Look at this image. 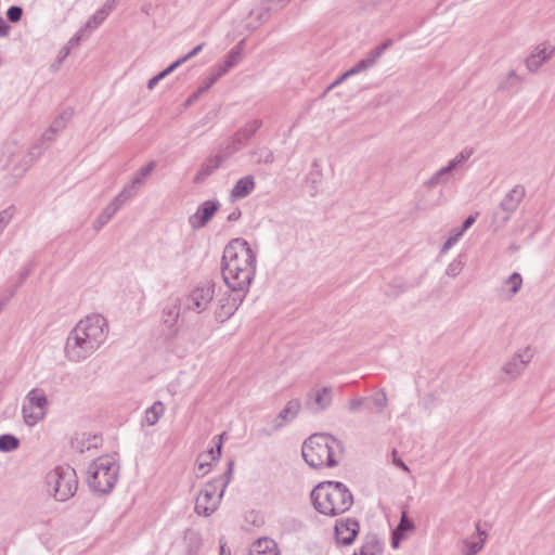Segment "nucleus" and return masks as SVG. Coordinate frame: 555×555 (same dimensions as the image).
<instances>
[{"label": "nucleus", "instance_id": "obj_32", "mask_svg": "<svg viewBox=\"0 0 555 555\" xmlns=\"http://www.w3.org/2000/svg\"><path fill=\"white\" fill-rule=\"evenodd\" d=\"M180 315V305L178 301H175L170 305H167L163 310V322L168 328H172L179 319Z\"/></svg>", "mask_w": 555, "mask_h": 555}, {"label": "nucleus", "instance_id": "obj_1", "mask_svg": "<svg viewBox=\"0 0 555 555\" xmlns=\"http://www.w3.org/2000/svg\"><path fill=\"white\" fill-rule=\"evenodd\" d=\"M108 324L98 313L81 319L69 332L65 346V358L73 363H80L90 358L106 340Z\"/></svg>", "mask_w": 555, "mask_h": 555}, {"label": "nucleus", "instance_id": "obj_55", "mask_svg": "<svg viewBox=\"0 0 555 555\" xmlns=\"http://www.w3.org/2000/svg\"><path fill=\"white\" fill-rule=\"evenodd\" d=\"M392 463L400 467L401 469H403L404 472L409 473L410 472V468L405 465V463L397 456V451L393 450L392 451Z\"/></svg>", "mask_w": 555, "mask_h": 555}, {"label": "nucleus", "instance_id": "obj_64", "mask_svg": "<svg viewBox=\"0 0 555 555\" xmlns=\"http://www.w3.org/2000/svg\"><path fill=\"white\" fill-rule=\"evenodd\" d=\"M392 44V40L391 39H388L386 40L385 42H383L382 44L377 46L375 49L377 51H379L380 54L384 53V51L389 48L390 46Z\"/></svg>", "mask_w": 555, "mask_h": 555}, {"label": "nucleus", "instance_id": "obj_7", "mask_svg": "<svg viewBox=\"0 0 555 555\" xmlns=\"http://www.w3.org/2000/svg\"><path fill=\"white\" fill-rule=\"evenodd\" d=\"M48 483L54 491V498L64 502L72 498L77 490L76 472L69 466H59L48 475Z\"/></svg>", "mask_w": 555, "mask_h": 555}, {"label": "nucleus", "instance_id": "obj_48", "mask_svg": "<svg viewBox=\"0 0 555 555\" xmlns=\"http://www.w3.org/2000/svg\"><path fill=\"white\" fill-rule=\"evenodd\" d=\"M12 217L13 210L11 208H7L0 211V232L7 227Z\"/></svg>", "mask_w": 555, "mask_h": 555}, {"label": "nucleus", "instance_id": "obj_17", "mask_svg": "<svg viewBox=\"0 0 555 555\" xmlns=\"http://www.w3.org/2000/svg\"><path fill=\"white\" fill-rule=\"evenodd\" d=\"M525 196V189L521 185H515L502 199L500 207L506 215L503 217L504 222L509 220L511 215L517 209Z\"/></svg>", "mask_w": 555, "mask_h": 555}, {"label": "nucleus", "instance_id": "obj_14", "mask_svg": "<svg viewBox=\"0 0 555 555\" xmlns=\"http://www.w3.org/2000/svg\"><path fill=\"white\" fill-rule=\"evenodd\" d=\"M219 208V203L217 201H206L204 202L190 217V224L193 229H199L205 227L209 220L212 218L215 212Z\"/></svg>", "mask_w": 555, "mask_h": 555}, {"label": "nucleus", "instance_id": "obj_41", "mask_svg": "<svg viewBox=\"0 0 555 555\" xmlns=\"http://www.w3.org/2000/svg\"><path fill=\"white\" fill-rule=\"evenodd\" d=\"M104 11L98 10L86 23V28H95L106 18Z\"/></svg>", "mask_w": 555, "mask_h": 555}, {"label": "nucleus", "instance_id": "obj_58", "mask_svg": "<svg viewBox=\"0 0 555 555\" xmlns=\"http://www.w3.org/2000/svg\"><path fill=\"white\" fill-rule=\"evenodd\" d=\"M202 95V93L197 90L195 91L194 93H192L188 100L185 101L184 105L188 107L190 105H192L194 102H196L199 96Z\"/></svg>", "mask_w": 555, "mask_h": 555}, {"label": "nucleus", "instance_id": "obj_30", "mask_svg": "<svg viewBox=\"0 0 555 555\" xmlns=\"http://www.w3.org/2000/svg\"><path fill=\"white\" fill-rule=\"evenodd\" d=\"M120 206L117 205L113 199L112 202L101 211L98 218L93 222V229L100 230L102 229L112 217L119 210Z\"/></svg>", "mask_w": 555, "mask_h": 555}, {"label": "nucleus", "instance_id": "obj_42", "mask_svg": "<svg viewBox=\"0 0 555 555\" xmlns=\"http://www.w3.org/2000/svg\"><path fill=\"white\" fill-rule=\"evenodd\" d=\"M70 113L64 112L59 117H56L51 124L52 130L61 132L65 128L67 120L70 118Z\"/></svg>", "mask_w": 555, "mask_h": 555}, {"label": "nucleus", "instance_id": "obj_61", "mask_svg": "<svg viewBox=\"0 0 555 555\" xmlns=\"http://www.w3.org/2000/svg\"><path fill=\"white\" fill-rule=\"evenodd\" d=\"M9 25L7 24V22L0 17V36L3 37V36H7L8 33H9Z\"/></svg>", "mask_w": 555, "mask_h": 555}, {"label": "nucleus", "instance_id": "obj_23", "mask_svg": "<svg viewBox=\"0 0 555 555\" xmlns=\"http://www.w3.org/2000/svg\"><path fill=\"white\" fill-rule=\"evenodd\" d=\"M255 189V180L251 176L241 178L231 190L230 198L232 202L248 196Z\"/></svg>", "mask_w": 555, "mask_h": 555}, {"label": "nucleus", "instance_id": "obj_2", "mask_svg": "<svg viewBox=\"0 0 555 555\" xmlns=\"http://www.w3.org/2000/svg\"><path fill=\"white\" fill-rule=\"evenodd\" d=\"M256 255L247 241L232 240L222 256V276L233 293L246 294L255 278Z\"/></svg>", "mask_w": 555, "mask_h": 555}, {"label": "nucleus", "instance_id": "obj_18", "mask_svg": "<svg viewBox=\"0 0 555 555\" xmlns=\"http://www.w3.org/2000/svg\"><path fill=\"white\" fill-rule=\"evenodd\" d=\"M487 532L480 528V524H476V531L470 537L463 540L464 555H477L483 547L487 540Z\"/></svg>", "mask_w": 555, "mask_h": 555}, {"label": "nucleus", "instance_id": "obj_24", "mask_svg": "<svg viewBox=\"0 0 555 555\" xmlns=\"http://www.w3.org/2000/svg\"><path fill=\"white\" fill-rule=\"evenodd\" d=\"M243 41L238 43L235 48H233L225 56V60L220 63L216 67V74L219 77H222L224 74H227L233 66H235L242 57V48Z\"/></svg>", "mask_w": 555, "mask_h": 555}, {"label": "nucleus", "instance_id": "obj_4", "mask_svg": "<svg viewBox=\"0 0 555 555\" xmlns=\"http://www.w3.org/2000/svg\"><path fill=\"white\" fill-rule=\"evenodd\" d=\"M311 500L319 513L332 517L347 512L353 503L349 489L337 481L319 483L311 492Z\"/></svg>", "mask_w": 555, "mask_h": 555}, {"label": "nucleus", "instance_id": "obj_54", "mask_svg": "<svg viewBox=\"0 0 555 555\" xmlns=\"http://www.w3.org/2000/svg\"><path fill=\"white\" fill-rule=\"evenodd\" d=\"M70 52V47L69 46H64L60 52H59V56H57V65L53 64L52 67L54 69L57 68V66L67 57V55L69 54Z\"/></svg>", "mask_w": 555, "mask_h": 555}, {"label": "nucleus", "instance_id": "obj_28", "mask_svg": "<svg viewBox=\"0 0 555 555\" xmlns=\"http://www.w3.org/2000/svg\"><path fill=\"white\" fill-rule=\"evenodd\" d=\"M140 180L131 179L122 190L113 198V201L120 207L131 197H133L140 189Z\"/></svg>", "mask_w": 555, "mask_h": 555}, {"label": "nucleus", "instance_id": "obj_15", "mask_svg": "<svg viewBox=\"0 0 555 555\" xmlns=\"http://www.w3.org/2000/svg\"><path fill=\"white\" fill-rule=\"evenodd\" d=\"M301 402L299 399H292L286 402L285 406L280 411L272 422L274 430L281 429L284 425L294 421L299 414Z\"/></svg>", "mask_w": 555, "mask_h": 555}, {"label": "nucleus", "instance_id": "obj_10", "mask_svg": "<svg viewBox=\"0 0 555 555\" xmlns=\"http://www.w3.org/2000/svg\"><path fill=\"white\" fill-rule=\"evenodd\" d=\"M534 357V350L530 346L519 348L502 366L501 371L508 380H515L527 369Z\"/></svg>", "mask_w": 555, "mask_h": 555}, {"label": "nucleus", "instance_id": "obj_16", "mask_svg": "<svg viewBox=\"0 0 555 555\" xmlns=\"http://www.w3.org/2000/svg\"><path fill=\"white\" fill-rule=\"evenodd\" d=\"M359 532V522L348 518L346 521L337 522L335 526V534L338 543L350 545Z\"/></svg>", "mask_w": 555, "mask_h": 555}, {"label": "nucleus", "instance_id": "obj_62", "mask_svg": "<svg viewBox=\"0 0 555 555\" xmlns=\"http://www.w3.org/2000/svg\"><path fill=\"white\" fill-rule=\"evenodd\" d=\"M506 77H508V79L513 80L515 83L521 82L524 80L522 77L517 75L514 69L509 70Z\"/></svg>", "mask_w": 555, "mask_h": 555}, {"label": "nucleus", "instance_id": "obj_40", "mask_svg": "<svg viewBox=\"0 0 555 555\" xmlns=\"http://www.w3.org/2000/svg\"><path fill=\"white\" fill-rule=\"evenodd\" d=\"M255 154L258 155V163L271 164L274 160L273 152L268 147H260Z\"/></svg>", "mask_w": 555, "mask_h": 555}, {"label": "nucleus", "instance_id": "obj_5", "mask_svg": "<svg viewBox=\"0 0 555 555\" xmlns=\"http://www.w3.org/2000/svg\"><path fill=\"white\" fill-rule=\"evenodd\" d=\"M118 477V465L111 455L95 459L88 467L87 482L99 493H107L115 486Z\"/></svg>", "mask_w": 555, "mask_h": 555}, {"label": "nucleus", "instance_id": "obj_57", "mask_svg": "<svg viewBox=\"0 0 555 555\" xmlns=\"http://www.w3.org/2000/svg\"><path fill=\"white\" fill-rule=\"evenodd\" d=\"M116 2L117 0H107L100 10L104 11L107 16L114 10Z\"/></svg>", "mask_w": 555, "mask_h": 555}, {"label": "nucleus", "instance_id": "obj_27", "mask_svg": "<svg viewBox=\"0 0 555 555\" xmlns=\"http://www.w3.org/2000/svg\"><path fill=\"white\" fill-rule=\"evenodd\" d=\"M183 543L188 555H195L202 546V537L199 532L188 529L184 532Z\"/></svg>", "mask_w": 555, "mask_h": 555}, {"label": "nucleus", "instance_id": "obj_12", "mask_svg": "<svg viewBox=\"0 0 555 555\" xmlns=\"http://www.w3.org/2000/svg\"><path fill=\"white\" fill-rule=\"evenodd\" d=\"M333 401V388L331 386L315 387L307 395L306 405L314 413L327 409Z\"/></svg>", "mask_w": 555, "mask_h": 555}, {"label": "nucleus", "instance_id": "obj_63", "mask_svg": "<svg viewBox=\"0 0 555 555\" xmlns=\"http://www.w3.org/2000/svg\"><path fill=\"white\" fill-rule=\"evenodd\" d=\"M456 242L449 237L441 247V253H447Z\"/></svg>", "mask_w": 555, "mask_h": 555}, {"label": "nucleus", "instance_id": "obj_3", "mask_svg": "<svg viewBox=\"0 0 555 555\" xmlns=\"http://www.w3.org/2000/svg\"><path fill=\"white\" fill-rule=\"evenodd\" d=\"M343 453V442L330 434H312L301 448L305 462L314 469L335 467Z\"/></svg>", "mask_w": 555, "mask_h": 555}, {"label": "nucleus", "instance_id": "obj_49", "mask_svg": "<svg viewBox=\"0 0 555 555\" xmlns=\"http://www.w3.org/2000/svg\"><path fill=\"white\" fill-rule=\"evenodd\" d=\"M230 139L240 150H242L249 141L238 130L231 135Z\"/></svg>", "mask_w": 555, "mask_h": 555}, {"label": "nucleus", "instance_id": "obj_46", "mask_svg": "<svg viewBox=\"0 0 555 555\" xmlns=\"http://www.w3.org/2000/svg\"><path fill=\"white\" fill-rule=\"evenodd\" d=\"M382 56V54L379 53V51H377L375 48L373 50H371L366 56L364 59H362V61L364 62L365 66L367 68H371L373 67L377 60Z\"/></svg>", "mask_w": 555, "mask_h": 555}, {"label": "nucleus", "instance_id": "obj_37", "mask_svg": "<svg viewBox=\"0 0 555 555\" xmlns=\"http://www.w3.org/2000/svg\"><path fill=\"white\" fill-rule=\"evenodd\" d=\"M18 444V439L12 435L0 436V451L2 452H11L17 449Z\"/></svg>", "mask_w": 555, "mask_h": 555}, {"label": "nucleus", "instance_id": "obj_26", "mask_svg": "<svg viewBox=\"0 0 555 555\" xmlns=\"http://www.w3.org/2000/svg\"><path fill=\"white\" fill-rule=\"evenodd\" d=\"M383 552V544L375 535H367L363 544L354 551L353 555H380Z\"/></svg>", "mask_w": 555, "mask_h": 555}, {"label": "nucleus", "instance_id": "obj_50", "mask_svg": "<svg viewBox=\"0 0 555 555\" xmlns=\"http://www.w3.org/2000/svg\"><path fill=\"white\" fill-rule=\"evenodd\" d=\"M220 77L214 73L206 81L203 82V85L197 89L202 94L208 91L214 83L217 82V80Z\"/></svg>", "mask_w": 555, "mask_h": 555}, {"label": "nucleus", "instance_id": "obj_35", "mask_svg": "<svg viewBox=\"0 0 555 555\" xmlns=\"http://www.w3.org/2000/svg\"><path fill=\"white\" fill-rule=\"evenodd\" d=\"M262 121L260 119H253L247 121L243 127L238 129V131L247 139L250 140L254 134L261 127Z\"/></svg>", "mask_w": 555, "mask_h": 555}, {"label": "nucleus", "instance_id": "obj_51", "mask_svg": "<svg viewBox=\"0 0 555 555\" xmlns=\"http://www.w3.org/2000/svg\"><path fill=\"white\" fill-rule=\"evenodd\" d=\"M203 47H204V43L197 44L186 55H184L183 57L177 60V63H179V65H182L188 60H190V59L194 57L195 55H197L202 51Z\"/></svg>", "mask_w": 555, "mask_h": 555}, {"label": "nucleus", "instance_id": "obj_38", "mask_svg": "<svg viewBox=\"0 0 555 555\" xmlns=\"http://www.w3.org/2000/svg\"><path fill=\"white\" fill-rule=\"evenodd\" d=\"M505 285L509 287V298L516 295L521 285H522V279L519 273H513L505 280Z\"/></svg>", "mask_w": 555, "mask_h": 555}, {"label": "nucleus", "instance_id": "obj_21", "mask_svg": "<svg viewBox=\"0 0 555 555\" xmlns=\"http://www.w3.org/2000/svg\"><path fill=\"white\" fill-rule=\"evenodd\" d=\"M39 154L40 149L35 146L29 153L21 157H17L12 168L14 182L26 173V171L31 167L35 159L39 156Z\"/></svg>", "mask_w": 555, "mask_h": 555}, {"label": "nucleus", "instance_id": "obj_39", "mask_svg": "<svg viewBox=\"0 0 555 555\" xmlns=\"http://www.w3.org/2000/svg\"><path fill=\"white\" fill-rule=\"evenodd\" d=\"M372 402L376 406L377 412L380 413L388 404L386 392L380 389L372 396Z\"/></svg>", "mask_w": 555, "mask_h": 555}, {"label": "nucleus", "instance_id": "obj_8", "mask_svg": "<svg viewBox=\"0 0 555 555\" xmlns=\"http://www.w3.org/2000/svg\"><path fill=\"white\" fill-rule=\"evenodd\" d=\"M48 410V399L43 390L34 388L25 397L22 408L23 420L26 425L35 426L43 420Z\"/></svg>", "mask_w": 555, "mask_h": 555}, {"label": "nucleus", "instance_id": "obj_36", "mask_svg": "<svg viewBox=\"0 0 555 555\" xmlns=\"http://www.w3.org/2000/svg\"><path fill=\"white\" fill-rule=\"evenodd\" d=\"M156 168V162L155 160H151L145 166L141 167L135 173L134 176L132 177V179H138L140 180V186H142L145 182V179H147L152 173L153 171L155 170Z\"/></svg>", "mask_w": 555, "mask_h": 555}, {"label": "nucleus", "instance_id": "obj_59", "mask_svg": "<svg viewBox=\"0 0 555 555\" xmlns=\"http://www.w3.org/2000/svg\"><path fill=\"white\" fill-rule=\"evenodd\" d=\"M514 85H515V82H514L513 80L508 79V77H505V78L501 81V83H500V86H499V89H501V90H507V89L512 88Z\"/></svg>", "mask_w": 555, "mask_h": 555}, {"label": "nucleus", "instance_id": "obj_31", "mask_svg": "<svg viewBox=\"0 0 555 555\" xmlns=\"http://www.w3.org/2000/svg\"><path fill=\"white\" fill-rule=\"evenodd\" d=\"M165 413V405L162 401H155L144 414V423L149 426H153L158 423L160 417Z\"/></svg>", "mask_w": 555, "mask_h": 555}, {"label": "nucleus", "instance_id": "obj_53", "mask_svg": "<svg viewBox=\"0 0 555 555\" xmlns=\"http://www.w3.org/2000/svg\"><path fill=\"white\" fill-rule=\"evenodd\" d=\"M180 65L179 63L173 62L171 65H169L166 69H164L163 72H160L159 74H157L155 76V78H157L158 81H160L162 79H164L165 77H167L170 73H172L176 68H178Z\"/></svg>", "mask_w": 555, "mask_h": 555}, {"label": "nucleus", "instance_id": "obj_13", "mask_svg": "<svg viewBox=\"0 0 555 555\" xmlns=\"http://www.w3.org/2000/svg\"><path fill=\"white\" fill-rule=\"evenodd\" d=\"M245 295L246 294L235 293L234 295L221 298L215 311L216 320L220 323L229 320L242 304Z\"/></svg>", "mask_w": 555, "mask_h": 555}, {"label": "nucleus", "instance_id": "obj_56", "mask_svg": "<svg viewBox=\"0 0 555 555\" xmlns=\"http://www.w3.org/2000/svg\"><path fill=\"white\" fill-rule=\"evenodd\" d=\"M347 78H349V76L347 75V72H345L343 75H340L336 80H334L326 89V92H328L330 90L336 88L337 86H339L341 82H344Z\"/></svg>", "mask_w": 555, "mask_h": 555}, {"label": "nucleus", "instance_id": "obj_47", "mask_svg": "<svg viewBox=\"0 0 555 555\" xmlns=\"http://www.w3.org/2000/svg\"><path fill=\"white\" fill-rule=\"evenodd\" d=\"M365 402L366 398L364 397L353 398L348 401V409L350 412H358L365 405Z\"/></svg>", "mask_w": 555, "mask_h": 555}, {"label": "nucleus", "instance_id": "obj_45", "mask_svg": "<svg viewBox=\"0 0 555 555\" xmlns=\"http://www.w3.org/2000/svg\"><path fill=\"white\" fill-rule=\"evenodd\" d=\"M382 56V54L379 53V51H377L375 48L373 50H371L366 56L364 59H362V61L364 62L365 66L367 68H371L373 67L377 60Z\"/></svg>", "mask_w": 555, "mask_h": 555}, {"label": "nucleus", "instance_id": "obj_11", "mask_svg": "<svg viewBox=\"0 0 555 555\" xmlns=\"http://www.w3.org/2000/svg\"><path fill=\"white\" fill-rule=\"evenodd\" d=\"M555 54V44L544 41L535 46L525 59L527 69L534 74L544 63L548 62Z\"/></svg>", "mask_w": 555, "mask_h": 555}, {"label": "nucleus", "instance_id": "obj_19", "mask_svg": "<svg viewBox=\"0 0 555 555\" xmlns=\"http://www.w3.org/2000/svg\"><path fill=\"white\" fill-rule=\"evenodd\" d=\"M223 159L216 152L214 155H210L205 159V162L201 165L199 169L194 176L193 181L195 183L203 182L206 178L212 175L222 164Z\"/></svg>", "mask_w": 555, "mask_h": 555}, {"label": "nucleus", "instance_id": "obj_9", "mask_svg": "<svg viewBox=\"0 0 555 555\" xmlns=\"http://www.w3.org/2000/svg\"><path fill=\"white\" fill-rule=\"evenodd\" d=\"M215 296V283L207 281L193 288L184 298L185 310L202 313L206 311Z\"/></svg>", "mask_w": 555, "mask_h": 555}, {"label": "nucleus", "instance_id": "obj_60", "mask_svg": "<svg viewBox=\"0 0 555 555\" xmlns=\"http://www.w3.org/2000/svg\"><path fill=\"white\" fill-rule=\"evenodd\" d=\"M82 30H83V29H80V31H79L77 35H75L73 38H70L66 46H69V47H70V49H72L73 47L78 46V44H79V41H80V38H81L80 33H82Z\"/></svg>", "mask_w": 555, "mask_h": 555}, {"label": "nucleus", "instance_id": "obj_33", "mask_svg": "<svg viewBox=\"0 0 555 555\" xmlns=\"http://www.w3.org/2000/svg\"><path fill=\"white\" fill-rule=\"evenodd\" d=\"M474 150L472 147H465L461 152H459L453 158L449 160V163L457 170H462L465 167V164L472 157Z\"/></svg>", "mask_w": 555, "mask_h": 555}, {"label": "nucleus", "instance_id": "obj_6", "mask_svg": "<svg viewBox=\"0 0 555 555\" xmlns=\"http://www.w3.org/2000/svg\"><path fill=\"white\" fill-rule=\"evenodd\" d=\"M233 469V462H229L228 478H230ZM229 479L224 482L220 480H212L207 482L205 487L199 491L195 499L194 511L199 516L208 517L214 514L223 496L224 488L228 485Z\"/></svg>", "mask_w": 555, "mask_h": 555}, {"label": "nucleus", "instance_id": "obj_44", "mask_svg": "<svg viewBox=\"0 0 555 555\" xmlns=\"http://www.w3.org/2000/svg\"><path fill=\"white\" fill-rule=\"evenodd\" d=\"M22 15H23V9L18 5L10 7L7 12L8 20L12 23L20 22L22 18Z\"/></svg>", "mask_w": 555, "mask_h": 555}, {"label": "nucleus", "instance_id": "obj_20", "mask_svg": "<svg viewBox=\"0 0 555 555\" xmlns=\"http://www.w3.org/2000/svg\"><path fill=\"white\" fill-rule=\"evenodd\" d=\"M459 172L450 163L437 170L431 177H429L424 185L427 189H434L438 185H446L451 180L454 173Z\"/></svg>", "mask_w": 555, "mask_h": 555}, {"label": "nucleus", "instance_id": "obj_43", "mask_svg": "<svg viewBox=\"0 0 555 555\" xmlns=\"http://www.w3.org/2000/svg\"><path fill=\"white\" fill-rule=\"evenodd\" d=\"M463 270V262L459 259L453 260L447 267L446 273L451 278L457 276Z\"/></svg>", "mask_w": 555, "mask_h": 555}, {"label": "nucleus", "instance_id": "obj_22", "mask_svg": "<svg viewBox=\"0 0 555 555\" xmlns=\"http://www.w3.org/2000/svg\"><path fill=\"white\" fill-rule=\"evenodd\" d=\"M222 438L223 435L218 437V442L216 444V449H210L206 453H203L197 459L198 464V472L202 473V476H204L208 472V467L210 465V462H217L221 455V448H222Z\"/></svg>", "mask_w": 555, "mask_h": 555}, {"label": "nucleus", "instance_id": "obj_25", "mask_svg": "<svg viewBox=\"0 0 555 555\" xmlns=\"http://www.w3.org/2000/svg\"><path fill=\"white\" fill-rule=\"evenodd\" d=\"M249 555H280V552L273 540L263 538L253 543Z\"/></svg>", "mask_w": 555, "mask_h": 555}, {"label": "nucleus", "instance_id": "obj_29", "mask_svg": "<svg viewBox=\"0 0 555 555\" xmlns=\"http://www.w3.org/2000/svg\"><path fill=\"white\" fill-rule=\"evenodd\" d=\"M415 525L410 520L405 513H403L400 522L392 533V546L398 547L400 541L404 538V532L414 531Z\"/></svg>", "mask_w": 555, "mask_h": 555}, {"label": "nucleus", "instance_id": "obj_34", "mask_svg": "<svg viewBox=\"0 0 555 555\" xmlns=\"http://www.w3.org/2000/svg\"><path fill=\"white\" fill-rule=\"evenodd\" d=\"M238 151L241 150L232 142L230 138H228L219 145L216 152L219 156H221L223 162H225Z\"/></svg>", "mask_w": 555, "mask_h": 555}, {"label": "nucleus", "instance_id": "obj_52", "mask_svg": "<svg viewBox=\"0 0 555 555\" xmlns=\"http://www.w3.org/2000/svg\"><path fill=\"white\" fill-rule=\"evenodd\" d=\"M366 69H369L364 62L362 60H360L354 66H352L349 70H347V75L349 77L351 76H354V75H358L362 72H365Z\"/></svg>", "mask_w": 555, "mask_h": 555}]
</instances>
